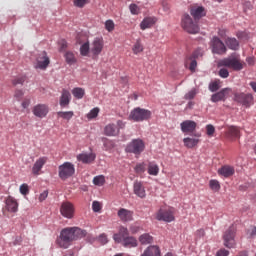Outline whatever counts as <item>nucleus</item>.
<instances>
[{"mask_svg":"<svg viewBox=\"0 0 256 256\" xmlns=\"http://www.w3.org/2000/svg\"><path fill=\"white\" fill-rule=\"evenodd\" d=\"M86 236H87V231L79 227H68V228L62 229L56 243L62 249H69L73 241L83 239V237H86Z\"/></svg>","mask_w":256,"mask_h":256,"instance_id":"nucleus-1","label":"nucleus"},{"mask_svg":"<svg viewBox=\"0 0 256 256\" xmlns=\"http://www.w3.org/2000/svg\"><path fill=\"white\" fill-rule=\"evenodd\" d=\"M181 27L186 33H190V35H197L200 31L199 21L187 13L181 17Z\"/></svg>","mask_w":256,"mask_h":256,"instance_id":"nucleus-2","label":"nucleus"},{"mask_svg":"<svg viewBox=\"0 0 256 256\" xmlns=\"http://www.w3.org/2000/svg\"><path fill=\"white\" fill-rule=\"evenodd\" d=\"M244 65L245 63L241 61L239 56H230L218 62V67H228V69H233V71H241Z\"/></svg>","mask_w":256,"mask_h":256,"instance_id":"nucleus-3","label":"nucleus"},{"mask_svg":"<svg viewBox=\"0 0 256 256\" xmlns=\"http://www.w3.org/2000/svg\"><path fill=\"white\" fill-rule=\"evenodd\" d=\"M75 175V165L71 162H64L58 167V177L62 181H67L70 177Z\"/></svg>","mask_w":256,"mask_h":256,"instance_id":"nucleus-4","label":"nucleus"},{"mask_svg":"<svg viewBox=\"0 0 256 256\" xmlns=\"http://www.w3.org/2000/svg\"><path fill=\"white\" fill-rule=\"evenodd\" d=\"M126 153L141 155L145 151V142L142 139H133L125 148Z\"/></svg>","mask_w":256,"mask_h":256,"instance_id":"nucleus-5","label":"nucleus"},{"mask_svg":"<svg viewBox=\"0 0 256 256\" xmlns=\"http://www.w3.org/2000/svg\"><path fill=\"white\" fill-rule=\"evenodd\" d=\"M129 119L136 121L137 123L147 121L148 119H151V111L143 108H135L131 111Z\"/></svg>","mask_w":256,"mask_h":256,"instance_id":"nucleus-6","label":"nucleus"},{"mask_svg":"<svg viewBox=\"0 0 256 256\" xmlns=\"http://www.w3.org/2000/svg\"><path fill=\"white\" fill-rule=\"evenodd\" d=\"M156 219L171 223V221H175V211L173 208H160L156 213Z\"/></svg>","mask_w":256,"mask_h":256,"instance_id":"nucleus-7","label":"nucleus"},{"mask_svg":"<svg viewBox=\"0 0 256 256\" xmlns=\"http://www.w3.org/2000/svg\"><path fill=\"white\" fill-rule=\"evenodd\" d=\"M210 46L212 48V53H215L216 55H225V53H227L225 43H223L217 36L212 37Z\"/></svg>","mask_w":256,"mask_h":256,"instance_id":"nucleus-8","label":"nucleus"},{"mask_svg":"<svg viewBox=\"0 0 256 256\" xmlns=\"http://www.w3.org/2000/svg\"><path fill=\"white\" fill-rule=\"evenodd\" d=\"M224 247L233 249L235 247V226H230L223 234Z\"/></svg>","mask_w":256,"mask_h":256,"instance_id":"nucleus-9","label":"nucleus"},{"mask_svg":"<svg viewBox=\"0 0 256 256\" xmlns=\"http://www.w3.org/2000/svg\"><path fill=\"white\" fill-rule=\"evenodd\" d=\"M234 101L236 103H239L240 105H243V107L249 108L251 105H253V94H245L243 92L241 93H235L234 94Z\"/></svg>","mask_w":256,"mask_h":256,"instance_id":"nucleus-10","label":"nucleus"},{"mask_svg":"<svg viewBox=\"0 0 256 256\" xmlns=\"http://www.w3.org/2000/svg\"><path fill=\"white\" fill-rule=\"evenodd\" d=\"M51 63V59L47 55V52L43 51L39 53L36 57L35 69H40L41 71H45L49 67Z\"/></svg>","mask_w":256,"mask_h":256,"instance_id":"nucleus-11","label":"nucleus"},{"mask_svg":"<svg viewBox=\"0 0 256 256\" xmlns=\"http://www.w3.org/2000/svg\"><path fill=\"white\" fill-rule=\"evenodd\" d=\"M60 213L66 219H73L75 216V206L71 202H63L60 207Z\"/></svg>","mask_w":256,"mask_h":256,"instance_id":"nucleus-12","label":"nucleus"},{"mask_svg":"<svg viewBox=\"0 0 256 256\" xmlns=\"http://www.w3.org/2000/svg\"><path fill=\"white\" fill-rule=\"evenodd\" d=\"M32 113L35 117L43 119L49 114V105L47 104H37L32 108Z\"/></svg>","mask_w":256,"mask_h":256,"instance_id":"nucleus-13","label":"nucleus"},{"mask_svg":"<svg viewBox=\"0 0 256 256\" xmlns=\"http://www.w3.org/2000/svg\"><path fill=\"white\" fill-rule=\"evenodd\" d=\"M104 43L103 38L96 37L94 38L91 47H90V53L94 55V57H98V55H101V52L103 51Z\"/></svg>","mask_w":256,"mask_h":256,"instance_id":"nucleus-14","label":"nucleus"},{"mask_svg":"<svg viewBox=\"0 0 256 256\" xmlns=\"http://www.w3.org/2000/svg\"><path fill=\"white\" fill-rule=\"evenodd\" d=\"M47 161H49V158H47L46 156H42L39 159H37L32 166V175H35V176L41 175V169L45 167V165L47 164Z\"/></svg>","mask_w":256,"mask_h":256,"instance_id":"nucleus-15","label":"nucleus"},{"mask_svg":"<svg viewBox=\"0 0 256 256\" xmlns=\"http://www.w3.org/2000/svg\"><path fill=\"white\" fill-rule=\"evenodd\" d=\"M190 15L195 19L196 21H199L202 19V17H205L207 15V10H205V7L194 5L190 7Z\"/></svg>","mask_w":256,"mask_h":256,"instance_id":"nucleus-16","label":"nucleus"},{"mask_svg":"<svg viewBox=\"0 0 256 256\" xmlns=\"http://www.w3.org/2000/svg\"><path fill=\"white\" fill-rule=\"evenodd\" d=\"M5 209L8 213H17L19 211V202L13 196H8L5 199Z\"/></svg>","mask_w":256,"mask_h":256,"instance_id":"nucleus-17","label":"nucleus"},{"mask_svg":"<svg viewBox=\"0 0 256 256\" xmlns=\"http://www.w3.org/2000/svg\"><path fill=\"white\" fill-rule=\"evenodd\" d=\"M120 221L123 223H129V221H133V211L127 210L125 208H120L117 213Z\"/></svg>","mask_w":256,"mask_h":256,"instance_id":"nucleus-18","label":"nucleus"},{"mask_svg":"<svg viewBox=\"0 0 256 256\" xmlns=\"http://www.w3.org/2000/svg\"><path fill=\"white\" fill-rule=\"evenodd\" d=\"M231 92V88H224L220 90L218 93H215L211 97V101L213 103H219V101H225L227 99V95Z\"/></svg>","mask_w":256,"mask_h":256,"instance_id":"nucleus-19","label":"nucleus"},{"mask_svg":"<svg viewBox=\"0 0 256 256\" xmlns=\"http://www.w3.org/2000/svg\"><path fill=\"white\" fill-rule=\"evenodd\" d=\"M133 192L140 199H145L147 197V193L145 192V186H143V182L135 181L133 185Z\"/></svg>","mask_w":256,"mask_h":256,"instance_id":"nucleus-20","label":"nucleus"},{"mask_svg":"<svg viewBox=\"0 0 256 256\" xmlns=\"http://www.w3.org/2000/svg\"><path fill=\"white\" fill-rule=\"evenodd\" d=\"M127 237H129V230L124 226H120L119 232L113 235L115 243H122Z\"/></svg>","mask_w":256,"mask_h":256,"instance_id":"nucleus-21","label":"nucleus"},{"mask_svg":"<svg viewBox=\"0 0 256 256\" xmlns=\"http://www.w3.org/2000/svg\"><path fill=\"white\" fill-rule=\"evenodd\" d=\"M157 23V17L148 16L145 17L140 23V29L145 31L146 29H151Z\"/></svg>","mask_w":256,"mask_h":256,"instance_id":"nucleus-22","label":"nucleus"},{"mask_svg":"<svg viewBox=\"0 0 256 256\" xmlns=\"http://www.w3.org/2000/svg\"><path fill=\"white\" fill-rule=\"evenodd\" d=\"M241 137V131L237 126H230L226 131V138L229 141H235V139H239Z\"/></svg>","mask_w":256,"mask_h":256,"instance_id":"nucleus-23","label":"nucleus"},{"mask_svg":"<svg viewBox=\"0 0 256 256\" xmlns=\"http://www.w3.org/2000/svg\"><path fill=\"white\" fill-rule=\"evenodd\" d=\"M181 131L183 133H193L197 129V123L195 121L186 120L180 124Z\"/></svg>","mask_w":256,"mask_h":256,"instance_id":"nucleus-24","label":"nucleus"},{"mask_svg":"<svg viewBox=\"0 0 256 256\" xmlns=\"http://www.w3.org/2000/svg\"><path fill=\"white\" fill-rule=\"evenodd\" d=\"M60 107H68L69 103H71V92L67 89H62L60 96Z\"/></svg>","mask_w":256,"mask_h":256,"instance_id":"nucleus-25","label":"nucleus"},{"mask_svg":"<svg viewBox=\"0 0 256 256\" xmlns=\"http://www.w3.org/2000/svg\"><path fill=\"white\" fill-rule=\"evenodd\" d=\"M97 158V156L95 155V153H81L77 156V161H81V163H85V164H89V163H93V161H95V159Z\"/></svg>","mask_w":256,"mask_h":256,"instance_id":"nucleus-26","label":"nucleus"},{"mask_svg":"<svg viewBox=\"0 0 256 256\" xmlns=\"http://www.w3.org/2000/svg\"><path fill=\"white\" fill-rule=\"evenodd\" d=\"M148 175H152V177H157L159 175V165L155 161H148L146 164Z\"/></svg>","mask_w":256,"mask_h":256,"instance_id":"nucleus-27","label":"nucleus"},{"mask_svg":"<svg viewBox=\"0 0 256 256\" xmlns=\"http://www.w3.org/2000/svg\"><path fill=\"white\" fill-rule=\"evenodd\" d=\"M104 135L107 137H117L119 135V128L115 124H108L104 128Z\"/></svg>","mask_w":256,"mask_h":256,"instance_id":"nucleus-28","label":"nucleus"},{"mask_svg":"<svg viewBox=\"0 0 256 256\" xmlns=\"http://www.w3.org/2000/svg\"><path fill=\"white\" fill-rule=\"evenodd\" d=\"M235 174V169L231 166H223L218 170V175H222V177H231Z\"/></svg>","mask_w":256,"mask_h":256,"instance_id":"nucleus-29","label":"nucleus"},{"mask_svg":"<svg viewBox=\"0 0 256 256\" xmlns=\"http://www.w3.org/2000/svg\"><path fill=\"white\" fill-rule=\"evenodd\" d=\"M141 256H161V250L157 246H149Z\"/></svg>","mask_w":256,"mask_h":256,"instance_id":"nucleus-30","label":"nucleus"},{"mask_svg":"<svg viewBox=\"0 0 256 256\" xmlns=\"http://www.w3.org/2000/svg\"><path fill=\"white\" fill-rule=\"evenodd\" d=\"M199 139L198 138H191L187 137L183 139L184 147H187V149H193V147H197L199 145Z\"/></svg>","mask_w":256,"mask_h":256,"instance_id":"nucleus-31","label":"nucleus"},{"mask_svg":"<svg viewBox=\"0 0 256 256\" xmlns=\"http://www.w3.org/2000/svg\"><path fill=\"white\" fill-rule=\"evenodd\" d=\"M122 245H123V247H128L129 249H131L133 247H137V245H138L137 238H135L133 236H128L127 238H125L122 241Z\"/></svg>","mask_w":256,"mask_h":256,"instance_id":"nucleus-32","label":"nucleus"},{"mask_svg":"<svg viewBox=\"0 0 256 256\" xmlns=\"http://www.w3.org/2000/svg\"><path fill=\"white\" fill-rule=\"evenodd\" d=\"M226 45L232 49V51H237V49H239V41H237L235 38H227Z\"/></svg>","mask_w":256,"mask_h":256,"instance_id":"nucleus-33","label":"nucleus"},{"mask_svg":"<svg viewBox=\"0 0 256 256\" xmlns=\"http://www.w3.org/2000/svg\"><path fill=\"white\" fill-rule=\"evenodd\" d=\"M139 241L141 245H149L153 243V236H151L149 233L142 234L139 237Z\"/></svg>","mask_w":256,"mask_h":256,"instance_id":"nucleus-34","label":"nucleus"},{"mask_svg":"<svg viewBox=\"0 0 256 256\" xmlns=\"http://www.w3.org/2000/svg\"><path fill=\"white\" fill-rule=\"evenodd\" d=\"M64 57L68 65H75V63H77V58L75 57V54L71 51L66 52Z\"/></svg>","mask_w":256,"mask_h":256,"instance_id":"nucleus-35","label":"nucleus"},{"mask_svg":"<svg viewBox=\"0 0 256 256\" xmlns=\"http://www.w3.org/2000/svg\"><path fill=\"white\" fill-rule=\"evenodd\" d=\"M72 95L75 99H83V97H85V89L76 87L72 90Z\"/></svg>","mask_w":256,"mask_h":256,"instance_id":"nucleus-36","label":"nucleus"},{"mask_svg":"<svg viewBox=\"0 0 256 256\" xmlns=\"http://www.w3.org/2000/svg\"><path fill=\"white\" fill-rule=\"evenodd\" d=\"M58 117H60L61 119H65L66 121H71V119H73V116L75 115V113L73 111H60L57 112Z\"/></svg>","mask_w":256,"mask_h":256,"instance_id":"nucleus-37","label":"nucleus"},{"mask_svg":"<svg viewBox=\"0 0 256 256\" xmlns=\"http://www.w3.org/2000/svg\"><path fill=\"white\" fill-rule=\"evenodd\" d=\"M146 170H147V163L145 162L138 163L134 167V171L135 173H137V175H143V173H145Z\"/></svg>","mask_w":256,"mask_h":256,"instance_id":"nucleus-38","label":"nucleus"},{"mask_svg":"<svg viewBox=\"0 0 256 256\" xmlns=\"http://www.w3.org/2000/svg\"><path fill=\"white\" fill-rule=\"evenodd\" d=\"M93 184L97 187H103L105 185V176L98 175L93 178Z\"/></svg>","mask_w":256,"mask_h":256,"instance_id":"nucleus-39","label":"nucleus"},{"mask_svg":"<svg viewBox=\"0 0 256 256\" xmlns=\"http://www.w3.org/2000/svg\"><path fill=\"white\" fill-rule=\"evenodd\" d=\"M132 51L134 55H139V53H143V44H141V40H137L134 44Z\"/></svg>","mask_w":256,"mask_h":256,"instance_id":"nucleus-40","label":"nucleus"},{"mask_svg":"<svg viewBox=\"0 0 256 256\" xmlns=\"http://www.w3.org/2000/svg\"><path fill=\"white\" fill-rule=\"evenodd\" d=\"M89 51H91V47L89 46V42H85L81 47H80V53L83 57H87L89 55Z\"/></svg>","mask_w":256,"mask_h":256,"instance_id":"nucleus-41","label":"nucleus"},{"mask_svg":"<svg viewBox=\"0 0 256 256\" xmlns=\"http://www.w3.org/2000/svg\"><path fill=\"white\" fill-rule=\"evenodd\" d=\"M198 93L199 91L196 88H193L185 94L184 99L191 101V99H195Z\"/></svg>","mask_w":256,"mask_h":256,"instance_id":"nucleus-42","label":"nucleus"},{"mask_svg":"<svg viewBox=\"0 0 256 256\" xmlns=\"http://www.w3.org/2000/svg\"><path fill=\"white\" fill-rule=\"evenodd\" d=\"M209 187L212 191H219L221 189V184L217 180H210Z\"/></svg>","mask_w":256,"mask_h":256,"instance_id":"nucleus-43","label":"nucleus"},{"mask_svg":"<svg viewBox=\"0 0 256 256\" xmlns=\"http://www.w3.org/2000/svg\"><path fill=\"white\" fill-rule=\"evenodd\" d=\"M221 81L216 80L212 83L209 84V89L212 93H215V91H219V89H221V85H220Z\"/></svg>","mask_w":256,"mask_h":256,"instance_id":"nucleus-44","label":"nucleus"},{"mask_svg":"<svg viewBox=\"0 0 256 256\" xmlns=\"http://www.w3.org/2000/svg\"><path fill=\"white\" fill-rule=\"evenodd\" d=\"M105 29L108 33L115 31V22H113V20H106Z\"/></svg>","mask_w":256,"mask_h":256,"instance_id":"nucleus-45","label":"nucleus"},{"mask_svg":"<svg viewBox=\"0 0 256 256\" xmlns=\"http://www.w3.org/2000/svg\"><path fill=\"white\" fill-rule=\"evenodd\" d=\"M102 143H103L106 151H108V149H113V147H115V145L113 144V141H111L107 138H102Z\"/></svg>","mask_w":256,"mask_h":256,"instance_id":"nucleus-46","label":"nucleus"},{"mask_svg":"<svg viewBox=\"0 0 256 256\" xmlns=\"http://www.w3.org/2000/svg\"><path fill=\"white\" fill-rule=\"evenodd\" d=\"M74 6L78 7L79 9H83L89 3V0H74Z\"/></svg>","mask_w":256,"mask_h":256,"instance_id":"nucleus-47","label":"nucleus"},{"mask_svg":"<svg viewBox=\"0 0 256 256\" xmlns=\"http://www.w3.org/2000/svg\"><path fill=\"white\" fill-rule=\"evenodd\" d=\"M99 108H93L88 114L87 118L88 119H95L99 115Z\"/></svg>","mask_w":256,"mask_h":256,"instance_id":"nucleus-48","label":"nucleus"},{"mask_svg":"<svg viewBox=\"0 0 256 256\" xmlns=\"http://www.w3.org/2000/svg\"><path fill=\"white\" fill-rule=\"evenodd\" d=\"M206 135H208V137H213V135H215V126L208 124L206 126Z\"/></svg>","mask_w":256,"mask_h":256,"instance_id":"nucleus-49","label":"nucleus"},{"mask_svg":"<svg viewBox=\"0 0 256 256\" xmlns=\"http://www.w3.org/2000/svg\"><path fill=\"white\" fill-rule=\"evenodd\" d=\"M218 75L222 79H227V77H229V70H227V68H221L218 72Z\"/></svg>","mask_w":256,"mask_h":256,"instance_id":"nucleus-50","label":"nucleus"},{"mask_svg":"<svg viewBox=\"0 0 256 256\" xmlns=\"http://www.w3.org/2000/svg\"><path fill=\"white\" fill-rule=\"evenodd\" d=\"M129 9L132 15H139V6L137 4H130Z\"/></svg>","mask_w":256,"mask_h":256,"instance_id":"nucleus-51","label":"nucleus"},{"mask_svg":"<svg viewBox=\"0 0 256 256\" xmlns=\"http://www.w3.org/2000/svg\"><path fill=\"white\" fill-rule=\"evenodd\" d=\"M20 193H21V195H28L29 194V185L22 184L20 186Z\"/></svg>","mask_w":256,"mask_h":256,"instance_id":"nucleus-52","label":"nucleus"},{"mask_svg":"<svg viewBox=\"0 0 256 256\" xmlns=\"http://www.w3.org/2000/svg\"><path fill=\"white\" fill-rule=\"evenodd\" d=\"M92 209L94 213H99V211H101V203H99V201H94L92 203Z\"/></svg>","mask_w":256,"mask_h":256,"instance_id":"nucleus-53","label":"nucleus"},{"mask_svg":"<svg viewBox=\"0 0 256 256\" xmlns=\"http://www.w3.org/2000/svg\"><path fill=\"white\" fill-rule=\"evenodd\" d=\"M14 86L23 85L25 83V77H18L12 81Z\"/></svg>","mask_w":256,"mask_h":256,"instance_id":"nucleus-54","label":"nucleus"},{"mask_svg":"<svg viewBox=\"0 0 256 256\" xmlns=\"http://www.w3.org/2000/svg\"><path fill=\"white\" fill-rule=\"evenodd\" d=\"M195 237H196V239H202V237H205V229H203V228L198 229L195 232Z\"/></svg>","mask_w":256,"mask_h":256,"instance_id":"nucleus-55","label":"nucleus"},{"mask_svg":"<svg viewBox=\"0 0 256 256\" xmlns=\"http://www.w3.org/2000/svg\"><path fill=\"white\" fill-rule=\"evenodd\" d=\"M23 95H25L23 90H16L14 93V97L17 99V101H21V99H23Z\"/></svg>","mask_w":256,"mask_h":256,"instance_id":"nucleus-56","label":"nucleus"},{"mask_svg":"<svg viewBox=\"0 0 256 256\" xmlns=\"http://www.w3.org/2000/svg\"><path fill=\"white\" fill-rule=\"evenodd\" d=\"M58 45H59V51H65L67 49V41L66 40H60Z\"/></svg>","mask_w":256,"mask_h":256,"instance_id":"nucleus-57","label":"nucleus"},{"mask_svg":"<svg viewBox=\"0 0 256 256\" xmlns=\"http://www.w3.org/2000/svg\"><path fill=\"white\" fill-rule=\"evenodd\" d=\"M99 241L100 243H102V245H106V243H108V239H107V234L103 233L99 236Z\"/></svg>","mask_w":256,"mask_h":256,"instance_id":"nucleus-58","label":"nucleus"},{"mask_svg":"<svg viewBox=\"0 0 256 256\" xmlns=\"http://www.w3.org/2000/svg\"><path fill=\"white\" fill-rule=\"evenodd\" d=\"M243 7L245 12L253 10V4L250 1H246Z\"/></svg>","mask_w":256,"mask_h":256,"instance_id":"nucleus-59","label":"nucleus"},{"mask_svg":"<svg viewBox=\"0 0 256 256\" xmlns=\"http://www.w3.org/2000/svg\"><path fill=\"white\" fill-rule=\"evenodd\" d=\"M47 197H49V191H43L39 196V201L43 202L45 199H47Z\"/></svg>","mask_w":256,"mask_h":256,"instance_id":"nucleus-60","label":"nucleus"},{"mask_svg":"<svg viewBox=\"0 0 256 256\" xmlns=\"http://www.w3.org/2000/svg\"><path fill=\"white\" fill-rule=\"evenodd\" d=\"M189 69H190V71H192V72H194L195 69H197V60L191 59Z\"/></svg>","mask_w":256,"mask_h":256,"instance_id":"nucleus-61","label":"nucleus"},{"mask_svg":"<svg viewBox=\"0 0 256 256\" xmlns=\"http://www.w3.org/2000/svg\"><path fill=\"white\" fill-rule=\"evenodd\" d=\"M216 256H229V251L222 248L216 253Z\"/></svg>","mask_w":256,"mask_h":256,"instance_id":"nucleus-62","label":"nucleus"},{"mask_svg":"<svg viewBox=\"0 0 256 256\" xmlns=\"http://www.w3.org/2000/svg\"><path fill=\"white\" fill-rule=\"evenodd\" d=\"M218 35L219 37H221V39H225L227 37V29H219Z\"/></svg>","mask_w":256,"mask_h":256,"instance_id":"nucleus-63","label":"nucleus"},{"mask_svg":"<svg viewBox=\"0 0 256 256\" xmlns=\"http://www.w3.org/2000/svg\"><path fill=\"white\" fill-rule=\"evenodd\" d=\"M31 105V99L25 98L22 102V107L23 109H27Z\"/></svg>","mask_w":256,"mask_h":256,"instance_id":"nucleus-64","label":"nucleus"}]
</instances>
